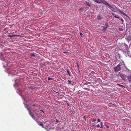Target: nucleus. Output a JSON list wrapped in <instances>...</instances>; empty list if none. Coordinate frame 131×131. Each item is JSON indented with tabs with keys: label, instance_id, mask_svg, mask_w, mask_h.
I'll use <instances>...</instances> for the list:
<instances>
[{
	"label": "nucleus",
	"instance_id": "16",
	"mask_svg": "<svg viewBox=\"0 0 131 131\" xmlns=\"http://www.w3.org/2000/svg\"><path fill=\"white\" fill-rule=\"evenodd\" d=\"M100 125H101V126L100 127V128H103V127H102V126H103V123L102 122H101V123H100Z\"/></svg>",
	"mask_w": 131,
	"mask_h": 131
},
{
	"label": "nucleus",
	"instance_id": "9",
	"mask_svg": "<svg viewBox=\"0 0 131 131\" xmlns=\"http://www.w3.org/2000/svg\"><path fill=\"white\" fill-rule=\"evenodd\" d=\"M84 3L89 6H91V4L88 1H85L84 2Z\"/></svg>",
	"mask_w": 131,
	"mask_h": 131
},
{
	"label": "nucleus",
	"instance_id": "1",
	"mask_svg": "<svg viewBox=\"0 0 131 131\" xmlns=\"http://www.w3.org/2000/svg\"><path fill=\"white\" fill-rule=\"evenodd\" d=\"M37 107H36L35 108H34L33 110V111L34 112H35V113H33L32 114L31 113V111H30L31 108H27V110L29 111V113L30 115V116L33 118L35 120H37L39 118V117L38 115L37 114V113L39 112V111L37 110Z\"/></svg>",
	"mask_w": 131,
	"mask_h": 131
},
{
	"label": "nucleus",
	"instance_id": "21",
	"mask_svg": "<svg viewBox=\"0 0 131 131\" xmlns=\"http://www.w3.org/2000/svg\"><path fill=\"white\" fill-rule=\"evenodd\" d=\"M40 111L42 112L43 113V116H44V114H45V113L44 112V111H43L42 110H40Z\"/></svg>",
	"mask_w": 131,
	"mask_h": 131
},
{
	"label": "nucleus",
	"instance_id": "13",
	"mask_svg": "<svg viewBox=\"0 0 131 131\" xmlns=\"http://www.w3.org/2000/svg\"><path fill=\"white\" fill-rule=\"evenodd\" d=\"M30 56H31L34 57H35L36 56L35 55V54L34 53H31L30 54Z\"/></svg>",
	"mask_w": 131,
	"mask_h": 131
},
{
	"label": "nucleus",
	"instance_id": "36",
	"mask_svg": "<svg viewBox=\"0 0 131 131\" xmlns=\"http://www.w3.org/2000/svg\"><path fill=\"white\" fill-rule=\"evenodd\" d=\"M77 64L78 66V64Z\"/></svg>",
	"mask_w": 131,
	"mask_h": 131
},
{
	"label": "nucleus",
	"instance_id": "15",
	"mask_svg": "<svg viewBox=\"0 0 131 131\" xmlns=\"http://www.w3.org/2000/svg\"><path fill=\"white\" fill-rule=\"evenodd\" d=\"M67 72L68 74L69 75V76H71V74H70V71L69 70H67Z\"/></svg>",
	"mask_w": 131,
	"mask_h": 131
},
{
	"label": "nucleus",
	"instance_id": "37",
	"mask_svg": "<svg viewBox=\"0 0 131 131\" xmlns=\"http://www.w3.org/2000/svg\"><path fill=\"white\" fill-rule=\"evenodd\" d=\"M8 64L7 65V66H8Z\"/></svg>",
	"mask_w": 131,
	"mask_h": 131
},
{
	"label": "nucleus",
	"instance_id": "12",
	"mask_svg": "<svg viewBox=\"0 0 131 131\" xmlns=\"http://www.w3.org/2000/svg\"><path fill=\"white\" fill-rule=\"evenodd\" d=\"M117 84V85L118 86H121V87H122V88H125V87L124 86L122 85H121V84Z\"/></svg>",
	"mask_w": 131,
	"mask_h": 131
},
{
	"label": "nucleus",
	"instance_id": "26",
	"mask_svg": "<svg viewBox=\"0 0 131 131\" xmlns=\"http://www.w3.org/2000/svg\"><path fill=\"white\" fill-rule=\"evenodd\" d=\"M80 35L81 36V37H82L83 36H82L83 34H82V33H80Z\"/></svg>",
	"mask_w": 131,
	"mask_h": 131
},
{
	"label": "nucleus",
	"instance_id": "7",
	"mask_svg": "<svg viewBox=\"0 0 131 131\" xmlns=\"http://www.w3.org/2000/svg\"><path fill=\"white\" fill-rule=\"evenodd\" d=\"M127 78L129 82L131 81V74L127 76Z\"/></svg>",
	"mask_w": 131,
	"mask_h": 131
},
{
	"label": "nucleus",
	"instance_id": "3",
	"mask_svg": "<svg viewBox=\"0 0 131 131\" xmlns=\"http://www.w3.org/2000/svg\"><path fill=\"white\" fill-rule=\"evenodd\" d=\"M100 1L105 5H107V6H109V4L104 0H100Z\"/></svg>",
	"mask_w": 131,
	"mask_h": 131
},
{
	"label": "nucleus",
	"instance_id": "25",
	"mask_svg": "<svg viewBox=\"0 0 131 131\" xmlns=\"http://www.w3.org/2000/svg\"><path fill=\"white\" fill-rule=\"evenodd\" d=\"M96 121V120L95 119H93L92 121V122H94Z\"/></svg>",
	"mask_w": 131,
	"mask_h": 131
},
{
	"label": "nucleus",
	"instance_id": "14",
	"mask_svg": "<svg viewBox=\"0 0 131 131\" xmlns=\"http://www.w3.org/2000/svg\"><path fill=\"white\" fill-rule=\"evenodd\" d=\"M39 125L40 126H41L43 128L44 127V126L43 125V124L41 122H40L39 124Z\"/></svg>",
	"mask_w": 131,
	"mask_h": 131
},
{
	"label": "nucleus",
	"instance_id": "18",
	"mask_svg": "<svg viewBox=\"0 0 131 131\" xmlns=\"http://www.w3.org/2000/svg\"><path fill=\"white\" fill-rule=\"evenodd\" d=\"M12 67H11L10 68H6V69H8V70H12L13 68H12Z\"/></svg>",
	"mask_w": 131,
	"mask_h": 131
},
{
	"label": "nucleus",
	"instance_id": "10",
	"mask_svg": "<svg viewBox=\"0 0 131 131\" xmlns=\"http://www.w3.org/2000/svg\"><path fill=\"white\" fill-rule=\"evenodd\" d=\"M119 12L122 14L124 15L127 16V15L124 13L121 10H119Z\"/></svg>",
	"mask_w": 131,
	"mask_h": 131
},
{
	"label": "nucleus",
	"instance_id": "8",
	"mask_svg": "<svg viewBox=\"0 0 131 131\" xmlns=\"http://www.w3.org/2000/svg\"><path fill=\"white\" fill-rule=\"evenodd\" d=\"M112 15H113V16L115 17V18H119V17L118 16H117V15H116L113 13L112 12Z\"/></svg>",
	"mask_w": 131,
	"mask_h": 131
},
{
	"label": "nucleus",
	"instance_id": "5",
	"mask_svg": "<svg viewBox=\"0 0 131 131\" xmlns=\"http://www.w3.org/2000/svg\"><path fill=\"white\" fill-rule=\"evenodd\" d=\"M108 6V8L110 9L113 12H115V9L114 8H113L111 7L110 5H109V6Z\"/></svg>",
	"mask_w": 131,
	"mask_h": 131
},
{
	"label": "nucleus",
	"instance_id": "27",
	"mask_svg": "<svg viewBox=\"0 0 131 131\" xmlns=\"http://www.w3.org/2000/svg\"><path fill=\"white\" fill-rule=\"evenodd\" d=\"M93 83V84H94L96 83L95 82H91V83Z\"/></svg>",
	"mask_w": 131,
	"mask_h": 131
},
{
	"label": "nucleus",
	"instance_id": "28",
	"mask_svg": "<svg viewBox=\"0 0 131 131\" xmlns=\"http://www.w3.org/2000/svg\"><path fill=\"white\" fill-rule=\"evenodd\" d=\"M68 81L69 83V84H70L71 83V81H69V80H68Z\"/></svg>",
	"mask_w": 131,
	"mask_h": 131
},
{
	"label": "nucleus",
	"instance_id": "6",
	"mask_svg": "<svg viewBox=\"0 0 131 131\" xmlns=\"http://www.w3.org/2000/svg\"><path fill=\"white\" fill-rule=\"evenodd\" d=\"M105 26H106L104 27L103 29V30L105 31L106 30L108 26V24L107 23H106Z\"/></svg>",
	"mask_w": 131,
	"mask_h": 131
},
{
	"label": "nucleus",
	"instance_id": "32",
	"mask_svg": "<svg viewBox=\"0 0 131 131\" xmlns=\"http://www.w3.org/2000/svg\"><path fill=\"white\" fill-rule=\"evenodd\" d=\"M82 9H81V8H80V9H79V10H80H80H82Z\"/></svg>",
	"mask_w": 131,
	"mask_h": 131
},
{
	"label": "nucleus",
	"instance_id": "17",
	"mask_svg": "<svg viewBox=\"0 0 131 131\" xmlns=\"http://www.w3.org/2000/svg\"><path fill=\"white\" fill-rule=\"evenodd\" d=\"M128 41H130L131 40V36L128 37Z\"/></svg>",
	"mask_w": 131,
	"mask_h": 131
},
{
	"label": "nucleus",
	"instance_id": "24",
	"mask_svg": "<svg viewBox=\"0 0 131 131\" xmlns=\"http://www.w3.org/2000/svg\"><path fill=\"white\" fill-rule=\"evenodd\" d=\"M96 126L97 127L99 128L100 126V125L99 124H98L97 125H96Z\"/></svg>",
	"mask_w": 131,
	"mask_h": 131
},
{
	"label": "nucleus",
	"instance_id": "30",
	"mask_svg": "<svg viewBox=\"0 0 131 131\" xmlns=\"http://www.w3.org/2000/svg\"><path fill=\"white\" fill-rule=\"evenodd\" d=\"M47 123H49V122L48 121H46L44 123V124H45Z\"/></svg>",
	"mask_w": 131,
	"mask_h": 131
},
{
	"label": "nucleus",
	"instance_id": "23",
	"mask_svg": "<svg viewBox=\"0 0 131 131\" xmlns=\"http://www.w3.org/2000/svg\"><path fill=\"white\" fill-rule=\"evenodd\" d=\"M94 2H95L97 3H98V1L97 0H94Z\"/></svg>",
	"mask_w": 131,
	"mask_h": 131
},
{
	"label": "nucleus",
	"instance_id": "22",
	"mask_svg": "<svg viewBox=\"0 0 131 131\" xmlns=\"http://www.w3.org/2000/svg\"><path fill=\"white\" fill-rule=\"evenodd\" d=\"M97 121L98 122H99L101 121V120L99 118H98L97 119Z\"/></svg>",
	"mask_w": 131,
	"mask_h": 131
},
{
	"label": "nucleus",
	"instance_id": "31",
	"mask_svg": "<svg viewBox=\"0 0 131 131\" xmlns=\"http://www.w3.org/2000/svg\"><path fill=\"white\" fill-rule=\"evenodd\" d=\"M98 3H99V4H100L101 3L100 2H99L98 1Z\"/></svg>",
	"mask_w": 131,
	"mask_h": 131
},
{
	"label": "nucleus",
	"instance_id": "20",
	"mask_svg": "<svg viewBox=\"0 0 131 131\" xmlns=\"http://www.w3.org/2000/svg\"><path fill=\"white\" fill-rule=\"evenodd\" d=\"M53 78H50V77H48V80H52Z\"/></svg>",
	"mask_w": 131,
	"mask_h": 131
},
{
	"label": "nucleus",
	"instance_id": "34",
	"mask_svg": "<svg viewBox=\"0 0 131 131\" xmlns=\"http://www.w3.org/2000/svg\"><path fill=\"white\" fill-rule=\"evenodd\" d=\"M13 36H10V37H13Z\"/></svg>",
	"mask_w": 131,
	"mask_h": 131
},
{
	"label": "nucleus",
	"instance_id": "11",
	"mask_svg": "<svg viewBox=\"0 0 131 131\" xmlns=\"http://www.w3.org/2000/svg\"><path fill=\"white\" fill-rule=\"evenodd\" d=\"M97 19L99 20H101L102 19V16L100 15H99L97 16Z\"/></svg>",
	"mask_w": 131,
	"mask_h": 131
},
{
	"label": "nucleus",
	"instance_id": "29",
	"mask_svg": "<svg viewBox=\"0 0 131 131\" xmlns=\"http://www.w3.org/2000/svg\"><path fill=\"white\" fill-rule=\"evenodd\" d=\"M56 122L57 123H59V122L57 119H56Z\"/></svg>",
	"mask_w": 131,
	"mask_h": 131
},
{
	"label": "nucleus",
	"instance_id": "4",
	"mask_svg": "<svg viewBox=\"0 0 131 131\" xmlns=\"http://www.w3.org/2000/svg\"><path fill=\"white\" fill-rule=\"evenodd\" d=\"M119 75L122 79L124 80L125 79V75H124L121 74H120Z\"/></svg>",
	"mask_w": 131,
	"mask_h": 131
},
{
	"label": "nucleus",
	"instance_id": "2",
	"mask_svg": "<svg viewBox=\"0 0 131 131\" xmlns=\"http://www.w3.org/2000/svg\"><path fill=\"white\" fill-rule=\"evenodd\" d=\"M121 65L120 64H118L114 68V69L115 71L117 72L121 70Z\"/></svg>",
	"mask_w": 131,
	"mask_h": 131
},
{
	"label": "nucleus",
	"instance_id": "19",
	"mask_svg": "<svg viewBox=\"0 0 131 131\" xmlns=\"http://www.w3.org/2000/svg\"><path fill=\"white\" fill-rule=\"evenodd\" d=\"M104 125L105 126H106L107 128H109V126L107 125H106L105 123Z\"/></svg>",
	"mask_w": 131,
	"mask_h": 131
},
{
	"label": "nucleus",
	"instance_id": "35",
	"mask_svg": "<svg viewBox=\"0 0 131 131\" xmlns=\"http://www.w3.org/2000/svg\"><path fill=\"white\" fill-rule=\"evenodd\" d=\"M64 53H66V52H64Z\"/></svg>",
	"mask_w": 131,
	"mask_h": 131
},
{
	"label": "nucleus",
	"instance_id": "33",
	"mask_svg": "<svg viewBox=\"0 0 131 131\" xmlns=\"http://www.w3.org/2000/svg\"><path fill=\"white\" fill-rule=\"evenodd\" d=\"M33 105V106H35V104H33V105Z\"/></svg>",
	"mask_w": 131,
	"mask_h": 131
}]
</instances>
